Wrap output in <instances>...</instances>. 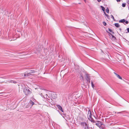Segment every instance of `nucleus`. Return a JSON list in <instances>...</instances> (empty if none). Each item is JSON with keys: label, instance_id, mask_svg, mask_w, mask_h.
Returning <instances> with one entry per match:
<instances>
[{"label": "nucleus", "instance_id": "1", "mask_svg": "<svg viewBox=\"0 0 129 129\" xmlns=\"http://www.w3.org/2000/svg\"><path fill=\"white\" fill-rule=\"evenodd\" d=\"M87 117L88 119L91 121H93V122H94L95 121H93V119L92 118L91 115V112L90 110L88 111V113L87 115Z\"/></svg>", "mask_w": 129, "mask_h": 129}, {"label": "nucleus", "instance_id": "2", "mask_svg": "<svg viewBox=\"0 0 129 129\" xmlns=\"http://www.w3.org/2000/svg\"><path fill=\"white\" fill-rule=\"evenodd\" d=\"M23 92L25 94L27 95L30 93L31 91L28 89L24 88V89Z\"/></svg>", "mask_w": 129, "mask_h": 129}, {"label": "nucleus", "instance_id": "3", "mask_svg": "<svg viewBox=\"0 0 129 129\" xmlns=\"http://www.w3.org/2000/svg\"><path fill=\"white\" fill-rule=\"evenodd\" d=\"M96 125L100 128L101 126L103 124V123L99 121H96L95 122Z\"/></svg>", "mask_w": 129, "mask_h": 129}, {"label": "nucleus", "instance_id": "4", "mask_svg": "<svg viewBox=\"0 0 129 129\" xmlns=\"http://www.w3.org/2000/svg\"><path fill=\"white\" fill-rule=\"evenodd\" d=\"M109 36L110 38L113 40H115V37L114 36L112 35L111 34L109 33Z\"/></svg>", "mask_w": 129, "mask_h": 129}, {"label": "nucleus", "instance_id": "5", "mask_svg": "<svg viewBox=\"0 0 129 129\" xmlns=\"http://www.w3.org/2000/svg\"><path fill=\"white\" fill-rule=\"evenodd\" d=\"M57 107L62 112H63V110L62 108L59 105H57Z\"/></svg>", "mask_w": 129, "mask_h": 129}, {"label": "nucleus", "instance_id": "6", "mask_svg": "<svg viewBox=\"0 0 129 129\" xmlns=\"http://www.w3.org/2000/svg\"><path fill=\"white\" fill-rule=\"evenodd\" d=\"M114 73L118 78H119V79L121 80H122V77L121 76H120L119 75L117 74L115 72H114Z\"/></svg>", "mask_w": 129, "mask_h": 129}, {"label": "nucleus", "instance_id": "7", "mask_svg": "<svg viewBox=\"0 0 129 129\" xmlns=\"http://www.w3.org/2000/svg\"><path fill=\"white\" fill-rule=\"evenodd\" d=\"M87 124L86 122H82L81 123V125L83 127H84L85 126H86Z\"/></svg>", "mask_w": 129, "mask_h": 129}, {"label": "nucleus", "instance_id": "8", "mask_svg": "<svg viewBox=\"0 0 129 129\" xmlns=\"http://www.w3.org/2000/svg\"><path fill=\"white\" fill-rule=\"evenodd\" d=\"M28 74H33L35 73V72L33 70H30L28 71Z\"/></svg>", "mask_w": 129, "mask_h": 129}, {"label": "nucleus", "instance_id": "9", "mask_svg": "<svg viewBox=\"0 0 129 129\" xmlns=\"http://www.w3.org/2000/svg\"><path fill=\"white\" fill-rule=\"evenodd\" d=\"M86 79L87 81H88L89 80H90V77L87 74L86 75Z\"/></svg>", "mask_w": 129, "mask_h": 129}, {"label": "nucleus", "instance_id": "10", "mask_svg": "<svg viewBox=\"0 0 129 129\" xmlns=\"http://www.w3.org/2000/svg\"><path fill=\"white\" fill-rule=\"evenodd\" d=\"M125 22V20L124 19L120 20L119 21V22L120 23H124Z\"/></svg>", "mask_w": 129, "mask_h": 129}, {"label": "nucleus", "instance_id": "11", "mask_svg": "<svg viewBox=\"0 0 129 129\" xmlns=\"http://www.w3.org/2000/svg\"><path fill=\"white\" fill-rule=\"evenodd\" d=\"M5 78H6L4 77H0V83H1V82H4L2 80L3 79H5Z\"/></svg>", "mask_w": 129, "mask_h": 129}, {"label": "nucleus", "instance_id": "12", "mask_svg": "<svg viewBox=\"0 0 129 129\" xmlns=\"http://www.w3.org/2000/svg\"><path fill=\"white\" fill-rule=\"evenodd\" d=\"M29 104L31 105V106H32L33 105H34V103L31 100L30 101Z\"/></svg>", "mask_w": 129, "mask_h": 129}, {"label": "nucleus", "instance_id": "13", "mask_svg": "<svg viewBox=\"0 0 129 129\" xmlns=\"http://www.w3.org/2000/svg\"><path fill=\"white\" fill-rule=\"evenodd\" d=\"M80 79L82 81H84V79L82 75H81L80 77Z\"/></svg>", "mask_w": 129, "mask_h": 129}, {"label": "nucleus", "instance_id": "14", "mask_svg": "<svg viewBox=\"0 0 129 129\" xmlns=\"http://www.w3.org/2000/svg\"><path fill=\"white\" fill-rule=\"evenodd\" d=\"M114 25L117 27H119L120 26V25L118 23H115L114 24Z\"/></svg>", "mask_w": 129, "mask_h": 129}, {"label": "nucleus", "instance_id": "15", "mask_svg": "<svg viewBox=\"0 0 129 129\" xmlns=\"http://www.w3.org/2000/svg\"><path fill=\"white\" fill-rule=\"evenodd\" d=\"M84 129H89V128L88 127V126L87 125H86V126H85L83 127Z\"/></svg>", "mask_w": 129, "mask_h": 129}, {"label": "nucleus", "instance_id": "16", "mask_svg": "<svg viewBox=\"0 0 129 129\" xmlns=\"http://www.w3.org/2000/svg\"><path fill=\"white\" fill-rule=\"evenodd\" d=\"M106 12L107 13H109V9H108V8H107V9H106Z\"/></svg>", "mask_w": 129, "mask_h": 129}, {"label": "nucleus", "instance_id": "17", "mask_svg": "<svg viewBox=\"0 0 129 129\" xmlns=\"http://www.w3.org/2000/svg\"><path fill=\"white\" fill-rule=\"evenodd\" d=\"M10 82L12 83H16V82L15 81H14L13 80H11Z\"/></svg>", "mask_w": 129, "mask_h": 129}, {"label": "nucleus", "instance_id": "18", "mask_svg": "<svg viewBox=\"0 0 129 129\" xmlns=\"http://www.w3.org/2000/svg\"><path fill=\"white\" fill-rule=\"evenodd\" d=\"M101 8H102V10L103 11H105V8L104 7H103V6H101Z\"/></svg>", "mask_w": 129, "mask_h": 129}, {"label": "nucleus", "instance_id": "19", "mask_svg": "<svg viewBox=\"0 0 129 129\" xmlns=\"http://www.w3.org/2000/svg\"><path fill=\"white\" fill-rule=\"evenodd\" d=\"M103 25L104 26H105L106 25V24H107L104 21V22H103Z\"/></svg>", "mask_w": 129, "mask_h": 129}, {"label": "nucleus", "instance_id": "20", "mask_svg": "<svg viewBox=\"0 0 129 129\" xmlns=\"http://www.w3.org/2000/svg\"><path fill=\"white\" fill-rule=\"evenodd\" d=\"M91 86H92V87L93 88L94 87V85L93 84L92 81H91Z\"/></svg>", "mask_w": 129, "mask_h": 129}, {"label": "nucleus", "instance_id": "21", "mask_svg": "<svg viewBox=\"0 0 129 129\" xmlns=\"http://www.w3.org/2000/svg\"><path fill=\"white\" fill-rule=\"evenodd\" d=\"M27 76H29L31 75H32V74H28V72H27Z\"/></svg>", "mask_w": 129, "mask_h": 129}, {"label": "nucleus", "instance_id": "22", "mask_svg": "<svg viewBox=\"0 0 129 129\" xmlns=\"http://www.w3.org/2000/svg\"><path fill=\"white\" fill-rule=\"evenodd\" d=\"M125 4L123 3L122 4V6L123 7H125Z\"/></svg>", "mask_w": 129, "mask_h": 129}, {"label": "nucleus", "instance_id": "23", "mask_svg": "<svg viewBox=\"0 0 129 129\" xmlns=\"http://www.w3.org/2000/svg\"><path fill=\"white\" fill-rule=\"evenodd\" d=\"M24 75V76L25 77H27L28 76H27V74H25Z\"/></svg>", "mask_w": 129, "mask_h": 129}, {"label": "nucleus", "instance_id": "24", "mask_svg": "<svg viewBox=\"0 0 129 129\" xmlns=\"http://www.w3.org/2000/svg\"><path fill=\"white\" fill-rule=\"evenodd\" d=\"M127 31L129 33V28H127Z\"/></svg>", "mask_w": 129, "mask_h": 129}, {"label": "nucleus", "instance_id": "25", "mask_svg": "<svg viewBox=\"0 0 129 129\" xmlns=\"http://www.w3.org/2000/svg\"><path fill=\"white\" fill-rule=\"evenodd\" d=\"M125 22L126 23V24H127L128 23V21H126Z\"/></svg>", "mask_w": 129, "mask_h": 129}, {"label": "nucleus", "instance_id": "26", "mask_svg": "<svg viewBox=\"0 0 129 129\" xmlns=\"http://www.w3.org/2000/svg\"><path fill=\"white\" fill-rule=\"evenodd\" d=\"M127 2L129 4V0H127Z\"/></svg>", "mask_w": 129, "mask_h": 129}, {"label": "nucleus", "instance_id": "27", "mask_svg": "<svg viewBox=\"0 0 129 129\" xmlns=\"http://www.w3.org/2000/svg\"><path fill=\"white\" fill-rule=\"evenodd\" d=\"M121 0H116V1L117 2H120V1Z\"/></svg>", "mask_w": 129, "mask_h": 129}, {"label": "nucleus", "instance_id": "28", "mask_svg": "<svg viewBox=\"0 0 129 129\" xmlns=\"http://www.w3.org/2000/svg\"><path fill=\"white\" fill-rule=\"evenodd\" d=\"M89 83H90V80H88V81H87Z\"/></svg>", "mask_w": 129, "mask_h": 129}, {"label": "nucleus", "instance_id": "29", "mask_svg": "<svg viewBox=\"0 0 129 129\" xmlns=\"http://www.w3.org/2000/svg\"><path fill=\"white\" fill-rule=\"evenodd\" d=\"M97 1L98 2H99L101 1V0H97Z\"/></svg>", "mask_w": 129, "mask_h": 129}, {"label": "nucleus", "instance_id": "30", "mask_svg": "<svg viewBox=\"0 0 129 129\" xmlns=\"http://www.w3.org/2000/svg\"><path fill=\"white\" fill-rule=\"evenodd\" d=\"M112 18H113V19H114V17H113V16L112 15Z\"/></svg>", "mask_w": 129, "mask_h": 129}]
</instances>
